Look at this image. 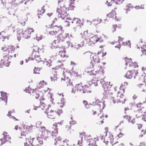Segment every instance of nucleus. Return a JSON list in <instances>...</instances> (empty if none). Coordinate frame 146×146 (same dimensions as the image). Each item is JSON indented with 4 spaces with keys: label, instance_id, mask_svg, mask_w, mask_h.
Returning a JSON list of instances; mask_svg holds the SVG:
<instances>
[{
    "label": "nucleus",
    "instance_id": "1",
    "mask_svg": "<svg viewBox=\"0 0 146 146\" xmlns=\"http://www.w3.org/2000/svg\"><path fill=\"white\" fill-rule=\"evenodd\" d=\"M70 3L63 0H59L58 4L60 6V9H57V13L59 17H61L63 19H68L66 11L69 10H73L75 7L73 5V2H70Z\"/></svg>",
    "mask_w": 146,
    "mask_h": 146
},
{
    "label": "nucleus",
    "instance_id": "2",
    "mask_svg": "<svg viewBox=\"0 0 146 146\" xmlns=\"http://www.w3.org/2000/svg\"><path fill=\"white\" fill-rule=\"evenodd\" d=\"M76 92H79L81 93H88L92 92L91 88L90 86L87 85L82 86V84L80 83L77 84L74 88H73L71 91L72 93H75Z\"/></svg>",
    "mask_w": 146,
    "mask_h": 146
},
{
    "label": "nucleus",
    "instance_id": "3",
    "mask_svg": "<svg viewBox=\"0 0 146 146\" xmlns=\"http://www.w3.org/2000/svg\"><path fill=\"white\" fill-rule=\"evenodd\" d=\"M42 134L40 136L36 137V139L38 140V141L40 144H43L42 139L45 140L47 139L50 136V132L48 130L45 129L44 127H41Z\"/></svg>",
    "mask_w": 146,
    "mask_h": 146
},
{
    "label": "nucleus",
    "instance_id": "4",
    "mask_svg": "<svg viewBox=\"0 0 146 146\" xmlns=\"http://www.w3.org/2000/svg\"><path fill=\"white\" fill-rule=\"evenodd\" d=\"M33 31L34 30L32 29L28 28L24 31H23L21 33L23 37L25 38L28 39L30 38L31 33L33 32Z\"/></svg>",
    "mask_w": 146,
    "mask_h": 146
},
{
    "label": "nucleus",
    "instance_id": "5",
    "mask_svg": "<svg viewBox=\"0 0 146 146\" xmlns=\"http://www.w3.org/2000/svg\"><path fill=\"white\" fill-rule=\"evenodd\" d=\"M138 73L137 70H131L127 72L125 76L127 78L131 79L133 76H134V78H135V76H137Z\"/></svg>",
    "mask_w": 146,
    "mask_h": 146
},
{
    "label": "nucleus",
    "instance_id": "6",
    "mask_svg": "<svg viewBox=\"0 0 146 146\" xmlns=\"http://www.w3.org/2000/svg\"><path fill=\"white\" fill-rule=\"evenodd\" d=\"M33 127V126L31 125L29 126L28 127H22L20 128V130L21 131V135L22 136H25L28 133V129L31 128L32 129Z\"/></svg>",
    "mask_w": 146,
    "mask_h": 146
},
{
    "label": "nucleus",
    "instance_id": "7",
    "mask_svg": "<svg viewBox=\"0 0 146 146\" xmlns=\"http://www.w3.org/2000/svg\"><path fill=\"white\" fill-rule=\"evenodd\" d=\"M95 73H94L92 71H88V73L90 75H99L100 77L101 75H103L104 73V70L101 68H100L99 70H97L95 72Z\"/></svg>",
    "mask_w": 146,
    "mask_h": 146
},
{
    "label": "nucleus",
    "instance_id": "8",
    "mask_svg": "<svg viewBox=\"0 0 146 146\" xmlns=\"http://www.w3.org/2000/svg\"><path fill=\"white\" fill-rule=\"evenodd\" d=\"M33 51L32 54L31 60H35L38 63L42 61L41 58H40L39 56L38 55H36V54H38V52H36V51H35L34 49H33Z\"/></svg>",
    "mask_w": 146,
    "mask_h": 146
},
{
    "label": "nucleus",
    "instance_id": "9",
    "mask_svg": "<svg viewBox=\"0 0 146 146\" xmlns=\"http://www.w3.org/2000/svg\"><path fill=\"white\" fill-rule=\"evenodd\" d=\"M63 74L64 77V78H62L61 80H63L66 81V85L67 87L69 88H72L73 87V85L71 80L68 77H65L64 73H63Z\"/></svg>",
    "mask_w": 146,
    "mask_h": 146
},
{
    "label": "nucleus",
    "instance_id": "10",
    "mask_svg": "<svg viewBox=\"0 0 146 146\" xmlns=\"http://www.w3.org/2000/svg\"><path fill=\"white\" fill-rule=\"evenodd\" d=\"M100 82L102 85V87L104 91L106 92H107L108 89L110 88L111 86V85L109 84L110 82L109 83L106 82L102 79L100 81Z\"/></svg>",
    "mask_w": 146,
    "mask_h": 146
},
{
    "label": "nucleus",
    "instance_id": "11",
    "mask_svg": "<svg viewBox=\"0 0 146 146\" xmlns=\"http://www.w3.org/2000/svg\"><path fill=\"white\" fill-rule=\"evenodd\" d=\"M44 112L47 115V116L49 118L54 119L56 117V111L51 110L49 112H47L46 111H45Z\"/></svg>",
    "mask_w": 146,
    "mask_h": 146
},
{
    "label": "nucleus",
    "instance_id": "12",
    "mask_svg": "<svg viewBox=\"0 0 146 146\" xmlns=\"http://www.w3.org/2000/svg\"><path fill=\"white\" fill-rule=\"evenodd\" d=\"M100 59L99 57L97 55L94 56L92 59V61L91 62V64H92V67L93 68L95 64L96 63H98L100 62Z\"/></svg>",
    "mask_w": 146,
    "mask_h": 146
},
{
    "label": "nucleus",
    "instance_id": "13",
    "mask_svg": "<svg viewBox=\"0 0 146 146\" xmlns=\"http://www.w3.org/2000/svg\"><path fill=\"white\" fill-rule=\"evenodd\" d=\"M68 36L69 34L68 33H60L58 36V39L60 41L61 40L62 41H63Z\"/></svg>",
    "mask_w": 146,
    "mask_h": 146
},
{
    "label": "nucleus",
    "instance_id": "14",
    "mask_svg": "<svg viewBox=\"0 0 146 146\" xmlns=\"http://www.w3.org/2000/svg\"><path fill=\"white\" fill-rule=\"evenodd\" d=\"M60 42V40H59L58 38L56 40H54L53 41V42L51 44L52 48H61V47H62V46L60 47L58 44Z\"/></svg>",
    "mask_w": 146,
    "mask_h": 146
},
{
    "label": "nucleus",
    "instance_id": "15",
    "mask_svg": "<svg viewBox=\"0 0 146 146\" xmlns=\"http://www.w3.org/2000/svg\"><path fill=\"white\" fill-rule=\"evenodd\" d=\"M35 139V138L31 139V137L29 138H26V141L25 143V146H31L33 143V140Z\"/></svg>",
    "mask_w": 146,
    "mask_h": 146
},
{
    "label": "nucleus",
    "instance_id": "16",
    "mask_svg": "<svg viewBox=\"0 0 146 146\" xmlns=\"http://www.w3.org/2000/svg\"><path fill=\"white\" fill-rule=\"evenodd\" d=\"M93 104L94 105H96L97 106H98L100 110H101V105L102 106V110L103 109L105 106L104 102H100L99 100H97L94 103V102Z\"/></svg>",
    "mask_w": 146,
    "mask_h": 146
},
{
    "label": "nucleus",
    "instance_id": "17",
    "mask_svg": "<svg viewBox=\"0 0 146 146\" xmlns=\"http://www.w3.org/2000/svg\"><path fill=\"white\" fill-rule=\"evenodd\" d=\"M90 34L88 33L87 31H84L82 36V38H84L86 41H88V40L90 38Z\"/></svg>",
    "mask_w": 146,
    "mask_h": 146
},
{
    "label": "nucleus",
    "instance_id": "18",
    "mask_svg": "<svg viewBox=\"0 0 146 146\" xmlns=\"http://www.w3.org/2000/svg\"><path fill=\"white\" fill-rule=\"evenodd\" d=\"M90 40H91V41L92 42H94L95 43L98 41H99L100 42H101L102 41V40H100V38H98L97 35L94 36L91 38H90Z\"/></svg>",
    "mask_w": 146,
    "mask_h": 146
},
{
    "label": "nucleus",
    "instance_id": "19",
    "mask_svg": "<svg viewBox=\"0 0 146 146\" xmlns=\"http://www.w3.org/2000/svg\"><path fill=\"white\" fill-rule=\"evenodd\" d=\"M1 98H0L2 100L4 101L7 104V97L6 96V93L4 92H1Z\"/></svg>",
    "mask_w": 146,
    "mask_h": 146
},
{
    "label": "nucleus",
    "instance_id": "20",
    "mask_svg": "<svg viewBox=\"0 0 146 146\" xmlns=\"http://www.w3.org/2000/svg\"><path fill=\"white\" fill-rule=\"evenodd\" d=\"M60 48L61 49L60 50H58V52L60 53V55L62 58H64L65 57L66 52L64 48V47L62 46Z\"/></svg>",
    "mask_w": 146,
    "mask_h": 146
},
{
    "label": "nucleus",
    "instance_id": "21",
    "mask_svg": "<svg viewBox=\"0 0 146 146\" xmlns=\"http://www.w3.org/2000/svg\"><path fill=\"white\" fill-rule=\"evenodd\" d=\"M53 128L54 129V131H52L51 132L50 131H49L50 135L52 136H56L57 135L58 133V129L54 127H53Z\"/></svg>",
    "mask_w": 146,
    "mask_h": 146
},
{
    "label": "nucleus",
    "instance_id": "22",
    "mask_svg": "<svg viewBox=\"0 0 146 146\" xmlns=\"http://www.w3.org/2000/svg\"><path fill=\"white\" fill-rule=\"evenodd\" d=\"M13 8V6L12 8L8 9L7 13L9 15H11L13 14L14 16L15 15V13L17 9H15L14 10Z\"/></svg>",
    "mask_w": 146,
    "mask_h": 146
},
{
    "label": "nucleus",
    "instance_id": "23",
    "mask_svg": "<svg viewBox=\"0 0 146 146\" xmlns=\"http://www.w3.org/2000/svg\"><path fill=\"white\" fill-rule=\"evenodd\" d=\"M52 29L57 32V33L60 31H62V27L60 26L55 25L53 26Z\"/></svg>",
    "mask_w": 146,
    "mask_h": 146
},
{
    "label": "nucleus",
    "instance_id": "24",
    "mask_svg": "<svg viewBox=\"0 0 146 146\" xmlns=\"http://www.w3.org/2000/svg\"><path fill=\"white\" fill-rule=\"evenodd\" d=\"M10 138H11L9 135H6L5 137L0 139V140L1 142V145L5 143L7 141H8Z\"/></svg>",
    "mask_w": 146,
    "mask_h": 146
},
{
    "label": "nucleus",
    "instance_id": "25",
    "mask_svg": "<svg viewBox=\"0 0 146 146\" xmlns=\"http://www.w3.org/2000/svg\"><path fill=\"white\" fill-rule=\"evenodd\" d=\"M84 42L82 41L80 44H78L74 45V48L77 50L78 49L82 47L84 45Z\"/></svg>",
    "mask_w": 146,
    "mask_h": 146
},
{
    "label": "nucleus",
    "instance_id": "26",
    "mask_svg": "<svg viewBox=\"0 0 146 146\" xmlns=\"http://www.w3.org/2000/svg\"><path fill=\"white\" fill-rule=\"evenodd\" d=\"M45 11V9H44V7H42L41 10H38L37 11V15L38 18H40V15H42L43 14Z\"/></svg>",
    "mask_w": 146,
    "mask_h": 146
},
{
    "label": "nucleus",
    "instance_id": "27",
    "mask_svg": "<svg viewBox=\"0 0 146 146\" xmlns=\"http://www.w3.org/2000/svg\"><path fill=\"white\" fill-rule=\"evenodd\" d=\"M22 32H23V29H20L17 33V39L19 41L21 40V36H22L21 33Z\"/></svg>",
    "mask_w": 146,
    "mask_h": 146
},
{
    "label": "nucleus",
    "instance_id": "28",
    "mask_svg": "<svg viewBox=\"0 0 146 146\" xmlns=\"http://www.w3.org/2000/svg\"><path fill=\"white\" fill-rule=\"evenodd\" d=\"M50 78L52 81L56 80L57 79V74L55 72H54L52 75L50 76Z\"/></svg>",
    "mask_w": 146,
    "mask_h": 146
},
{
    "label": "nucleus",
    "instance_id": "29",
    "mask_svg": "<svg viewBox=\"0 0 146 146\" xmlns=\"http://www.w3.org/2000/svg\"><path fill=\"white\" fill-rule=\"evenodd\" d=\"M38 140L36 139V141L33 142L31 146H40L41 145L43 144H40L38 142Z\"/></svg>",
    "mask_w": 146,
    "mask_h": 146
},
{
    "label": "nucleus",
    "instance_id": "30",
    "mask_svg": "<svg viewBox=\"0 0 146 146\" xmlns=\"http://www.w3.org/2000/svg\"><path fill=\"white\" fill-rule=\"evenodd\" d=\"M49 33L50 35L51 36H54L57 34L56 31L53 30V29L52 30L49 32Z\"/></svg>",
    "mask_w": 146,
    "mask_h": 146
},
{
    "label": "nucleus",
    "instance_id": "31",
    "mask_svg": "<svg viewBox=\"0 0 146 146\" xmlns=\"http://www.w3.org/2000/svg\"><path fill=\"white\" fill-rule=\"evenodd\" d=\"M88 143L94 145L96 143V140H94L93 139H89L88 141Z\"/></svg>",
    "mask_w": 146,
    "mask_h": 146
},
{
    "label": "nucleus",
    "instance_id": "32",
    "mask_svg": "<svg viewBox=\"0 0 146 146\" xmlns=\"http://www.w3.org/2000/svg\"><path fill=\"white\" fill-rule=\"evenodd\" d=\"M129 67H133L134 68H136L138 67V66L137 65V63L135 62L132 63L131 62L129 64Z\"/></svg>",
    "mask_w": 146,
    "mask_h": 146
},
{
    "label": "nucleus",
    "instance_id": "33",
    "mask_svg": "<svg viewBox=\"0 0 146 146\" xmlns=\"http://www.w3.org/2000/svg\"><path fill=\"white\" fill-rule=\"evenodd\" d=\"M123 0H116V1L115 0H111V3H114L115 2L116 4H120L122 3L123 1Z\"/></svg>",
    "mask_w": 146,
    "mask_h": 146
},
{
    "label": "nucleus",
    "instance_id": "34",
    "mask_svg": "<svg viewBox=\"0 0 146 146\" xmlns=\"http://www.w3.org/2000/svg\"><path fill=\"white\" fill-rule=\"evenodd\" d=\"M125 61L126 62L125 64L127 65L128 64H130L131 62L132 59L131 58L128 59L127 58H125Z\"/></svg>",
    "mask_w": 146,
    "mask_h": 146
},
{
    "label": "nucleus",
    "instance_id": "35",
    "mask_svg": "<svg viewBox=\"0 0 146 146\" xmlns=\"http://www.w3.org/2000/svg\"><path fill=\"white\" fill-rule=\"evenodd\" d=\"M15 50L13 46H10L8 49V52L9 53H12L14 52Z\"/></svg>",
    "mask_w": 146,
    "mask_h": 146
},
{
    "label": "nucleus",
    "instance_id": "36",
    "mask_svg": "<svg viewBox=\"0 0 146 146\" xmlns=\"http://www.w3.org/2000/svg\"><path fill=\"white\" fill-rule=\"evenodd\" d=\"M78 23H77V25L78 26H81V25H83V23L84 22V21L83 20H82V21L80 20L78 18Z\"/></svg>",
    "mask_w": 146,
    "mask_h": 146
},
{
    "label": "nucleus",
    "instance_id": "37",
    "mask_svg": "<svg viewBox=\"0 0 146 146\" xmlns=\"http://www.w3.org/2000/svg\"><path fill=\"white\" fill-rule=\"evenodd\" d=\"M52 62L51 59H49L48 61L46 62V65L50 67L51 65Z\"/></svg>",
    "mask_w": 146,
    "mask_h": 146
},
{
    "label": "nucleus",
    "instance_id": "38",
    "mask_svg": "<svg viewBox=\"0 0 146 146\" xmlns=\"http://www.w3.org/2000/svg\"><path fill=\"white\" fill-rule=\"evenodd\" d=\"M86 42V43L88 44L89 45L92 46L95 44L94 42H92L90 38L88 40V41Z\"/></svg>",
    "mask_w": 146,
    "mask_h": 146
},
{
    "label": "nucleus",
    "instance_id": "39",
    "mask_svg": "<svg viewBox=\"0 0 146 146\" xmlns=\"http://www.w3.org/2000/svg\"><path fill=\"white\" fill-rule=\"evenodd\" d=\"M78 18H74L73 21H71L72 23H74L77 25L78 21Z\"/></svg>",
    "mask_w": 146,
    "mask_h": 146
},
{
    "label": "nucleus",
    "instance_id": "40",
    "mask_svg": "<svg viewBox=\"0 0 146 146\" xmlns=\"http://www.w3.org/2000/svg\"><path fill=\"white\" fill-rule=\"evenodd\" d=\"M39 68H35L33 70V72L34 74H39L38 72L40 71Z\"/></svg>",
    "mask_w": 146,
    "mask_h": 146
},
{
    "label": "nucleus",
    "instance_id": "41",
    "mask_svg": "<svg viewBox=\"0 0 146 146\" xmlns=\"http://www.w3.org/2000/svg\"><path fill=\"white\" fill-rule=\"evenodd\" d=\"M102 19H100L99 20L98 19H95L94 20V22H95L96 24L100 23L102 21Z\"/></svg>",
    "mask_w": 146,
    "mask_h": 146
},
{
    "label": "nucleus",
    "instance_id": "42",
    "mask_svg": "<svg viewBox=\"0 0 146 146\" xmlns=\"http://www.w3.org/2000/svg\"><path fill=\"white\" fill-rule=\"evenodd\" d=\"M136 9H144L143 5H141L140 6L138 5V6H136L135 7Z\"/></svg>",
    "mask_w": 146,
    "mask_h": 146
},
{
    "label": "nucleus",
    "instance_id": "43",
    "mask_svg": "<svg viewBox=\"0 0 146 146\" xmlns=\"http://www.w3.org/2000/svg\"><path fill=\"white\" fill-rule=\"evenodd\" d=\"M125 86L124 85H122L120 86L119 88L120 90H122L123 93L125 92Z\"/></svg>",
    "mask_w": 146,
    "mask_h": 146
},
{
    "label": "nucleus",
    "instance_id": "44",
    "mask_svg": "<svg viewBox=\"0 0 146 146\" xmlns=\"http://www.w3.org/2000/svg\"><path fill=\"white\" fill-rule=\"evenodd\" d=\"M66 43L68 45L67 47H69L70 46L72 47L73 46L72 43L70 41H67ZM66 47H67V46H66Z\"/></svg>",
    "mask_w": 146,
    "mask_h": 146
},
{
    "label": "nucleus",
    "instance_id": "45",
    "mask_svg": "<svg viewBox=\"0 0 146 146\" xmlns=\"http://www.w3.org/2000/svg\"><path fill=\"white\" fill-rule=\"evenodd\" d=\"M8 48L6 46L4 45L3 47H2L1 48V50L3 51H6L7 50H8Z\"/></svg>",
    "mask_w": 146,
    "mask_h": 146
},
{
    "label": "nucleus",
    "instance_id": "46",
    "mask_svg": "<svg viewBox=\"0 0 146 146\" xmlns=\"http://www.w3.org/2000/svg\"><path fill=\"white\" fill-rule=\"evenodd\" d=\"M60 100L61 102L60 103L62 105L60 106V107L61 108H62L63 106H64V99L63 98H62L61 100Z\"/></svg>",
    "mask_w": 146,
    "mask_h": 146
},
{
    "label": "nucleus",
    "instance_id": "47",
    "mask_svg": "<svg viewBox=\"0 0 146 146\" xmlns=\"http://www.w3.org/2000/svg\"><path fill=\"white\" fill-rule=\"evenodd\" d=\"M46 83L43 80L41 81L39 83V85L40 86H41V85L44 86L46 85ZM41 87H42V86H41Z\"/></svg>",
    "mask_w": 146,
    "mask_h": 146
},
{
    "label": "nucleus",
    "instance_id": "48",
    "mask_svg": "<svg viewBox=\"0 0 146 146\" xmlns=\"http://www.w3.org/2000/svg\"><path fill=\"white\" fill-rule=\"evenodd\" d=\"M81 137L80 140H79L78 141V145H79V146H82V138L81 137Z\"/></svg>",
    "mask_w": 146,
    "mask_h": 146
},
{
    "label": "nucleus",
    "instance_id": "49",
    "mask_svg": "<svg viewBox=\"0 0 146 146\" xmlns=\"http://www.w3.org/2000/svg\"><path fill=\"white\" fill-rule=\"evenodd\" d=\"M128 44H129V45L130 46V47H131V46H130V41L129 40L127 42H123V45H124V46H125V45H127Z\"/></svg>",
    "mask_w": 146,
    "mask_h": 146
},
{
    "label": "nucleus",
    "instance_id": "50",
    "mask_svg": "<svg viewBox=\"0 0 146 146\" xmlns=\"http://www.w3.org/2000/svg\"><path fill=\"white\" fill-rule=\"evenodd\" d=\"M107 16L109 17L114 18V15L112 13H110L108 14Z\"/></svg>",
    "mask_w": 146,
    "mask_h": 146
},
{
    "label": "nucleus",
    "instance_id": "51",
    "mask_svg": "<svg viewBox=\"0 0 146 146\" xmlns=\"http://www.w3.org/2000/svg\"><path fill=\"white\" fill-rule=\"evenodd\" d=\"M123 117L124 118H126L127 119L128 121V122L131 119V117L130 116H128L127 115L124 116Z\"/></svg>",
    "mask_w": 146,
    "mask_h": 146
},
{
    "label": "nucleus",
    "instance_id": "52",
    "mask_svg": "<svg viewBox=\"0 0 146 146\" xmlns=\"http://www.w3.org/2000/svg\"><path fill=\"white\" fill-rule=\"evenodd\" d=\"M61 140V138L60 137H57L56 138L54 139V140L56 142L58 141H60Z\"/></svg>",
    "mask_w": 146,
    "mask_h": 146
},
{
    "label": "nucleus",
    "instance_id": "53",
    "mask_svg": "<svg viewBox=\"0 0 146 146\" xmlns=\"http://www.w3.org/2000/svg\"><path fill=\"white\" fill-rule=\"evenodd\" d=\"M76 123V122L75 121H74L73 120H72V121H70V125H74Z\"/></svg>",
    "mask_w": 146,
    "mask_h": 146
},
{
    "label": "nucleus",
    "instance_id": "54",
    "mask_svg": "<svg viewBox=\"0 0 146 146\" xmlns=\"http://www.w3.org/2000/svg\"><path fill=\"white\" fill-rule=\"evenodd\" d=\"M41 124V122L39 121L37 122L36 123V127L37 128H38L39 127V126Z\"/></svg>",
    "mask_w": 146,
    "mask_h": 146
},
{
    "label": "nucleus",
    "instance_id": "55",
    "mask_svg": "<svg viewBox=\"0 0 146 146\" xmlns=\"http://www.w3.org/2000/svg\"><path fill=\"white\" fill-rule=\"evenodd\" d=\"M56 113H57L58 115H60V113H62V110H58L57 111H56Z\"/></svg>",
    "mask_w": 146,
    "mask_h": 146
},
{
    "label": "nucleus",
    "instance_id": "56",
    "mask_svg": "<svg viewBox=\"0 0 146 146\" xmlns=\"http://www.w3.org/2000/svg\"><path fill=\"white\" fill-rule=\"evenodd\" d=\"M128 122L129 123H131V124H134L135 122V119H133L131 121L130 120Z\"/></svg>",
    "mask_w": 146,
    "mask_h": 146
},
{
    "label": "nucleus",
    "instance_id": "57",
    "mask_svg": "<svg viewBox=\"0 0 146 146\" xmlns=\"http://www.w3.org/2000/svg\"><path fill=\"white\" fill-rule=\"evenodd\" d=\"M36 96H35V98L36 99H38L39 97V94L38 92H36L35 93Z\"/></svg>",
    "mask_w": 146,
    "mask_h": 146
},
{
    "label": "nucleus",
    "instance_id": "58",
    "mask_svg": "<svg viewBox=\"0 0 146 146\" xmlns=\"http://www.w3.org/2000/svg\"><path fill=\"white\" fill-rule=\"evenodd\" d=\"M62 123L61 122H58L57 123H55L53 125V126H54V128H57V124H59L60 125L62 124Z\"/></svg>",
    "mask_w": 146,
    "mask_h": 146
},
{
    "label": "nucleus",
    "instance_id": "59",
    "mask_svg": "<svg viewBox=\"0 0 146 146\" xmlns=\"http://www.w3.org/2000/svg\"><path fill=\"white\" fill-rule=\"evenodd\" d=\"M143 54L146 55V49H143L141 50Z\"/></svg>",
    "mask_w": 146,
    "mask_h": 146
},
{
    "label": "nucleus",
    "instance_id": "60",
    "mask_svg": "<svg viewBox=\"0 0 146 146\" xmlns=\"http://www.w3.org/2000/svg\"><path fill=\"white\" fill-rule=\"evenodd\" d=\"M1 3L3 4V5L5 4L6 1L5 0H0Z\"/></svg>",
    "mask_w": 146,
    "mask_h": 146
},
{
    "label": "nucleus",
    "instance_id": "61",
    "mask_svg": "<svg viewBox=\"0 0 146 146\" xmlns=\"http://www.w3.org/2000/svg\"><path fill=\"white\" fill-rule=\"evenodd\" d=\"M117 27V25H115L113 26V32L114 31H115L116 30V29L115 28Z\"/></svg>",
    "mask_w": 146,
    "mask_h": 146
},
{
    "label": "nucleus",
    "instance_id": "62",
    "mask_svg": "<svg viewBox=\"0 0 146 146\" xmlns=\"http://www.w3.org/2000/svg\"><path fill=\"white\" fill-rule=\"evenodd\" d=\"M126 7H128L129 8H131V9H132L133 7V6H132V5L131 4H129L128 5H127Z\"/></svg>",
    "mask_w": 146,
    "mask_h": 146
},
{
    "label": "nucleus",
    "instance_id": "63",
    "mask_svg": "<svg viewBox=\"0 0 146 146\" xmlns=\"http://www.w3.org/2000/svg\"><path fill=\"white\" fill-rule=\"evenodd\" d=\"M143 117L142 118V119L145 121H146V115H143Z\"/></svg>",
    "mask_w": 146,
    "mask_h": 146
},
{
    "label": "nucleus",
    "instance_id": "64",
    "mask_svg": "<svg viewBox=\"0 0 146 146\" xmlns=\"http://www.w3.org/2000/svg\"><path fill=\"white\" fill-rule=\"evenodd\" d=\"M146 146V143H141L139 146Z\"/></svg>",
    "mask_w": 146,
    "mask_h": 146
}]
</instances>
